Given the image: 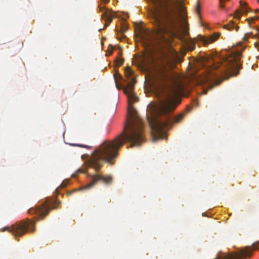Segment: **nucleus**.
<instances>
[{
  "mask_svg": "<svg viewBox=\"0 0 259 259\" xmlns=\"http://www.w3.org/2000/svg\"><path fill=\"white\" fill-rule=\"evenodd\" d=\"M124 73L128 80L126 87L123 88L124 93L127 97V113L128 121L124 126L123 132L113 141H105L92 153L88 160L90 166L98 170L104 161L113 164L118 155V150L125 141L131 143L130 147L139 146L144 140V127L142 120L136 115L137 112L133 104L138 101V98L134 93L136 80L133 71L130 67L126 68Z\"/></svg>",
  "mask_w": 259,
  "mask_h": 259,
  "instance_id": "1",
  "label": "nucleus"
},
{
  "mask_svg": "<svg viewBox=\"0 0 259 259\" xmlns=\"http://www.w3.org/2000/svg\"><path fill=\"white\" fill-rule=\"evenodd\" d=\"M180 102L167 97L157 103H151L147 108L146 118L153 134V141L163 139L167 131L174 123L180 122L184 118L185 113L171 117L170 113Z\"/></svg>",
  "mask_w": 259,
  "mask_h": 259,
  "instance_id": "2",
  "label": "nucleus"
},
{
  "mask_svg": "<svg viewBox=\"0 0 259 259\" xmlns=\"http://www.w3.org/2000/svg\"><path fill=\"white\" fill-rule=\"evenodd\" d=\"M157 3L158 6L152 16L155 30L159 36L163 37L165 34L177 31L180 23L186 25V13L183 6L175 8L166 0H158Z\"/></svg>",
  "mask_w": 259,
  "mask_h": 259,
  "instance_id": "3",
  "label": "nucleus"
},
{
  "mask_svg": "<svg viewBox=\"0 0 259 259\" xmlns=\"http://www.w3.org/2000/svg\"><path fill=\"white\" fill-rule=\"evenodd\" d=\"M241 52L233 51L226 58L218 63H214L208 69V74L200 79L201 83L212 82L213 79L219 77L226 78V76H236L239 73L241 65L239 62L241 58Z\"/></svg>",
  "mask_w": 259,
  "mask_h": 259,
  "instance_id": "4",
  "label": "nucleus"
},
{
  "mask_svg": "<svg viewBox=\"0 0 259 259\" xmlns=\"http://www.w3.org/2000/svg\"><path fill=\"white\" fill-rule=\"evenodd\" d=\"M155 82L164 88H169L174 96L181 94L184 91V85L182 82L174 81L173 77L166 68H162L156 72L154 77Z\"/></svg>",
  "mask_w": 259,
  "mask_h": 259,
  "instance_id": "5",
  "label": "nucleus"
},
{
  "mask_svg": "<svg viewBox=\"0 0 259 259\" xmlns=\"http://www.w3.org/2000/svg\"><path fill=\"white\" fill-rule=\"evenodd\" d=\"M34 221L28 219L26 221H21L19 223H16L11 227L1 228V232L8 231L15 237H20L27 233L29 228L32 229V231H34Z\"/></svg>",
  "mask_w": 259,
  "mask_h": 259,
  "instance_id": "6",
  "label": "nucleus"
},
{
  "mask_svg": "<svg viewBox=\"0 0 259 259\" xmlns=\"http://www.w3.org/2000/svg\"><path fill=\"white\" fill-rule=\"evenodd\" d=\"M57 206H51L48 201L45 202L40 206H35L29 209L28 212L30 214H36L41 218L44 219L46 215L49 214L50 210L53 208H57Z\"/></svg>",
  "mask_w": 259,
  "mask_h": 259,
  "instance_id": "7",
  "label": "nucleus"
},
{
  "mask_svg": "<svg viewBox=\"0 0 259 259\" xmlns=\"http://www.w3.org/2000/svg\"><path fill=\"white\" fill-rule=\"evenodd\" d=\"M99 181H102L105 185H109L112 184L113 182V179L111 176H103L100 174H96L92 176V181L90 183L83 187L81 189H91V188L93 187Z\"/></svg>",
  "mask_w": 259,
  "mask_h": 259,
  "instance_id": "8",
  "label": "nucleus"
},
{
  "mask_svg": "<svg viewBox=\"0 0 259 259\" xmlns=\"http://www.w3.org/2000/svg\"><path fill=\"white\" fill-rule=\"evenodd\" d=\"M99 8L100 11L103 13L101 17L105 21V27H106L112 22L114 17L115 13H113V12L112 11L106 9L104 6H102L100 5Z\"/></svg>",
  "mask_w": 259,
  "mask_h": 259,
  "instance_id": "9",
  "label": "nucleus"
},
{
  "mask_svg": "<svg viewBox=\"0 0 259 259\" xmlns=\"http://www.w3.org/2000/svg\"><path fill=\"white\" fill-rule=\"evenodd\" d=\"M220 33H214L207 38H203L202 41L205 45H208L215 41L220 36Z\"/></svg>",
  "mask_w": 259,
  "mask_h": 259,
  "instance_id": "10",
  "label": "nucleus"
},
{
  "mask_svg": "<svg viewBox=\"0 0 259 259\" xmlns=\"http://www.w3.org/2000/svg\"><path fill=\"white\" fill-rule=\"evenodd\" d=\"M239 27L236 26L233 22H230L229 24L224 25L223 28L226 29L228 30L232 31L234 29L237 31L239 29Z\"/></svg>",
  "mask_w": 259,
  "mask_h": 259,
  "instance_id": "11",
  "label": "nucleus"
},
{
  "mask_svg": "<svg viewBox=\"0 0 259 259\" xmlns=\"http://www.w3.org/2000/svg\"><path fill=\"white\" fill-rule=\"evenodd\" d=\"M241 9L242 11V12L243 13H247L250 11V8H248L247 6V4L245 3L244 2H240Z\"/></svg>",
  "mask_w": 259,
  "mask_h": 259,
  "instance_id": "12",
  "label": "nucleus"
},
{
  "mask_svg": "<svg viewBox=\"0 0 259 259\" xmlns=\"http://www.w3.org/2000/svg\"><path fill=\"white\" fill-rule=\"evenodd\" d=\"M114 78L116 83V87L118 88V80L122 79L121 76L118 73H115L114 74Z\"/></svg>",
  "mask_w": 259,
  "mask_h": 259,
  "instance_id": "13",
  "label": "nucleus"
},
{
  "mask_svg": "<svg viewBox=\"0 0 259 259\" xmlns=\"http://www.w3.org/2000/svg\"><path fill=\"white\" fill-rule=\"evenodd\" d=\"M195 45L193 42H191L187 45V50L189 51H192L195 49Z\"/></svg>",
  "mask_w": 259,
  "mask_h": 259,
  "instance_id": "14",
  "label": "nucleus"
},
{
  "mask_svg": "<svg viewBox=\"0 0 259 259\" xmlns=\"http://www.w3.org/2000/svg\"><path fill=\"white\" fill-rule=\"evenodd\" d=\"M116 64L117 66H121L124 62V60L122 58H117L115 60Z\"/></svg>",
  "mask_w": 259,
  "mask_h": 259,
  "instance_id": "15",
  "label": "nucleus"
},
{
  "mask_svg": "<svg viewBox=\"0 0 259 259\" xmlns=\"http://www.w3.org/2000/svg\"><path fill=\"white\" fill-rule=\"evenodd\" d=\"M127 29H128L127 25L125 24H123L121 27V30L122 33L125 32V31H127Z\"/></svg>",
  "mask_w": 259,
  "mask_h": 259,
  "instance_id": "16",
  "label": "nucleus"
},
{
  "mask_svg": "<svg viewBox=\"0 0 259 259\" xmlns=\"http://www.w3.org/2000/svg\"><path fill=\"white\" fill-rule=\"evenodd\" d=\"M252 36V34L251 32L246 33L243 37V39L245 41H247L249 37H251Z\"/></svg>",
  "mask_w": 259,
  "mask_h": 259,
  "instance_id": "17",
  "label": "nucleus"
},
{
  "mask_svg": "<svg viewBox=\"0 0 259 259\" xmlns=\"http://www.w3.org/2000/svg\"><path fill=\"white\" fill-rule=\"evenodd\" d=\"M68 184V180H65V181H64L62 182V183H61V184L60 185V187L61 188H64Z\"/></svg>",
  "mask_w": 259,
  "mask_h": 259,
  "instance_id": "18",
  "label": "nucleus"
},
{
  "mask_svg": "<svg viewBox=\"0 0 259 259\" xmlns=\"http://www.w3.org/2000/svg\"><path fill=\"white\" fill-rule=\"evenodd\" d=\"M258 18L257 17H252L251 18L248 19L247 20L248 21V24L250 25L251 22H253L255 19H258Z\"/></svg>",
  "mask_w": 259,
  "mask_h": 259,
  "instance_id": "19",
  "label": "nucleus"
},
{
  "mask_svg": "<svg viewBox=\"0 0 259 259\" xmlns=\"http://www.w3.org/2000/svg\"><path fill=\"white\" fill-rule=\"evenodd\" d=\"M77 146H78V147H82V148H89L90 147L89 146H87V145H81V144H77V145H76Z\"/></svg>",
  "mask_w": 259,
  "mask_h": 259,
  "instance_id": "20",
  "label": "nucleus"
},
{
  "mask_svg": "<svg viewBox=\"0 0 259 259\" xmlns=\"http://www.w3.org/2000/svg\"><path fill=\"white\" fill-rule=\"evenodd\" d=\"M239 12H237V13L236 14L235 16V18H239Z\"/></svg>",
  "mask_w": 259,
  "mask_h": 259,
  "instance_id": "21",
  "label": "nucleus"
},
{
  "mask_svg": "<svg viewBox=\"0 0 259 259\" xmlns=\"http://www.w3.org/2000/svg\"><path fill=\"white\" fill-rule=\"evenodd\" d=\"M104 3H109L110 0H101Z\"/></svg>",
  "mask_w": 259,
  "mask_h": 259,
  "instance_id": "22",
  "label": "nucleus"
},
{
  "mask_svg": "<svg viewBox=\"0 0 259 259\" xmlns=\"http://www.w3.org/2000/svg\"><path fill=\"white\" fill-rule=\"evenodd\" d=\"M82 170L81 169H78V171H77V174H79V173H81V172H82Z\"/></svg>",
  "mask_w": 259,
  "mask_h": 259,
  "instance_id": "23",
  "label": "nucleus"
},
{
  "mask_svg": "<svg viewBox=\"0 0 259 259\" xmlns=\"http://www.w3.org/2000/svg\"><path fill=\"white\" fill-rule=\"evenodd\" d=\"M207 93V90H204L203 91V94H206Z\"/></svg>",
  "mask_w": 259,
  "mask_h": 259,
  "instance_id": "24",
  "label": "nucleus"
},
{
  "mask_svg": "<svg viewBox=\"0 0 259 259\" xmlns=\"http://www.w3.org/2000/svg\"><path fill=\"white\" fill-rule=\"evenodd\" d=\"M199 5L198 4H197V11H199Z\"/></svg>",
  "mask_w": 259,
  "mask_h": 259,
  "instance_id": "25",
  "label": "nucleus"
},
{
  "mask_svg": "<svg viewBox=\"0 0 259 259\" xmlns=\"http://www.w3.org/2000/svg\"><path fill=\"white\" fill-rule=\"evenodd\" d=\"M255 13H259V9H256L255 11Z\"/></svg>",
  "mask_w": 259,
  "mask_h": 259,
  "instance_id": "26",
  "label": "nucleus"
},
{
  "mask_svg": "<svg viewBox=\"0 0 259 259\" xmlns=\"http://www.w3.org/2000/svg\"><path fill=\"white\" fill-rule=\"evenodd\" d=\"M72 176H73V177H75V174H73V175H72Z\"/></svg>",
  "mask_w": 259,
  "mask_h": 259,
  "instance_id": "27",
  "label": "nucleus"
},
{
  "mask_svg": "<svg viewBox=\"0 0 259 259\" xmlns=\"http://www.w3.org/2000/svg\"><path fill=\"white\" fill-rule=\"evenodd\" d=\"M221 7H224V6H223L222 4H221Z\"/></svg>",
  "mask_w": 259,
  "mask_h": 259,
  "instance_id": "28",
  "label": "nucleus"
}]
</instances>
